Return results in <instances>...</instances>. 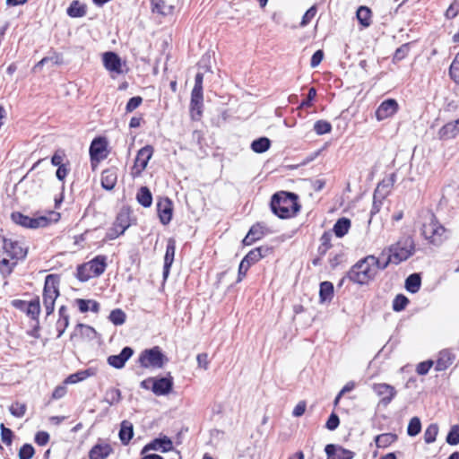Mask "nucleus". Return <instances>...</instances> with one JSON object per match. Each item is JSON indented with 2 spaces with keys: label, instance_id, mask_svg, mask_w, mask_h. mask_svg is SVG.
Masks as SVG:
<instances>
[{
  "label": "nucleus",
  "instance_id": "nucleus-19",
  "mask_svg": "<svg viewBox=\"0 0 459 459\" xmlns=\"http://www.w3.org/2000/svg\"><path fill=\"white\" fill-rule=\"evenodd\" d=\"M153 152L154 149L152 145H146L138 151L134 160V167L139 169V171H143L145 169L149 160H151L153 154Z\"/></svg>",
  "mask_w": 459,
  "mask_h": 459
},
{
  "label": "nucleus",
  "instance_id": "nucleus-2",
  "mask_svg": "<svg viewBox=\"0 0 459 459\" xmlns=\"http://www.w3.org/2000/svg\"><path fill=\"white\" fill-rule=\"evenodd\" d=\"M272 212L281 219H288L295 215L300 209L298 195L290 192L275 193L271 199Z\"/></svg>",
  "mask_w": 459,
  "mask_h": 459
},
{
  "label": "nucleus",
  "instance_id": "nucleus-37",
  "mask_svg": "<svg viewBox=\"0 0 459 459\" xmlns=\"http://www.w3.org/2000/svg\"><path fill=\"white\" fill-rule=\"evenodd\" d=\"M24 311L31 319L38 320L40 313V303L39 297L29 301Z\"/></svg>",
  "mask_w": 459,
  "mask_h": 459
},
{
  "label": "nucleus",
  "instance_id": "nucleus-32",
  "mask_svg": "<svg viewBox=\"0 0 459 459\" xmlns=\"http://www.w3.org/2000/svg\"><path fill=\"white\" fill-rule=\"evenodd\" d=\"M351 228V221L348 218L342 217L337 220L333 225V231L338 238L345 236Z\"/></svg>",
  "mask_w": 459,
  "mask_h": 459
},
{
  "label": "nucleus",
  "instance_id": "nucleus-54",
  "mask_svg": "<svg viewBox=\"0 0 459 459\" xmlns=\"http://www.w3.org/2000/svg\"><path fill=\"white\" fill-rule=\"evenodd\" d=\"M35 454L34 447L30 444H24L19 451V459H31Z\"/></svg>",
  "mask_w": 459,
  "mask_h": 459
},
{
  "label": "nucleus",
  "instance_id": "nucleus-44",
  "mask_svg": "<svg viewBox=\"0 0 459 459\" xmlns=\"http://www.w3.org/2000/svg\"><path fill=\"white\" fill-rule=\"evenodd\" d=\"M15 259H11L9 256H5L0 260V273L4 275H8L13 272V267L16 265Z\"/></svg>",
  "mask_w": 459,
  "mask_h": 459
},
{
  "label": "nucleus",
  "instance_id": "nucleus-30",
  "mask_svg": "<svg viewBox=\"0 0 459 459\" xmlns=\"http://www.w3.org/2000/svg\"><path fill=\"white\" fill-rule=\"evenodd\" d=\"M118 437L123 445L129 444L134 437V427L130 421L123 420L121 422Z\"/></svg>",
  "mask_w": 459,
  "mask_h": 459
},
{
  "label": "nucleus",
  "instance_id": "nucleus-10",
  "mask_svg": "<svg viewBox=\"0 0 459 459\" xmlns=\"http://www.w3.org/2000/svg\"><path fill=\"white\" fill-rule=\"evenodd\" d=\"M399 108V105L394 99L384 100L376 110V117L378 121H382L393 117Z\"/></svg>",
  "mask_w": 459,
  "mask_h": 459
},
{
  "label": "nucleus",
  "instance_id": "nucleus-57",
  "mask_svg": "<svg viewBox=\"0 0 459 459\" xmlns=\"http://www.w3.org/2000/svg\"><path fill=\"white\" fill-rule=\"evenodd\" d=\"M459 13V2L455 0L447 8L445 13V16L446 19L451 20L457 16Z\"/></svg>",
  "mask_w": 459,
  "mask_h": 459
},
{
  "label": "nucleus",
  "instance_id": "nucleus-61",
  "mask_svg": "<svg viewBox=\"0 0 459 459\" xmlns=\"http://www.w3.org/2000/svg\"><path fill=\"white\" fill-rule=\"evenodd\" d=\"M316 5H313L311 6L306 13L305 14L303 15L302 17V21H301V26H306L307 25L311 20L315 17V15L316 14Z\"/></svg>",
  "mask_w": 459,
  "mask_h": 459
},
{
  "label": "nucleus",
  "instance_id": "nucleus-26",
  "mask_svg": "<svg viewBox=\"0 0 459 459\" xmlns=\"http://www.w3.org/2000/svg\"><path fill=\"white\" fill-rule=\"evenodd\" d=\"M89 270L94 274L95 277L101 275L107 267V256L97 255L88 263H85Z\"/></svg>",
  "mask_w": 459,
  "mask_h": 459
},
{
  "label": "nucleus",
  "instance_id": "nucleus-41",
  "mask_svg": "<svg viewBox=\"0 0 459 459\" xmlns=\"http://www.w3.org/2000/svg\"><path fill=\"white\" fill-rule=\"evenodd\" d=\"M332 233L331 232H324V234L320 238V245L317 248L318 254L323 256L327 251L331 248L332 244Z\"/></svg>",
  "mask_w": 459,
  "mask_h": 459
},
{
  "label": "nucleus",
  "instance_id": "nucleus-17",
  "mask_svg": "<svg viewBox=\"0 0 459 459\" xmlns=\"http://www.w3.org/2000/svg\"><path fill=\"white\" fill-rule=\"evenodd\" d=\"M203 91H192L190 100V112L194 120H198L203 113Z\"/></svg>",
  "mask_w": 459,
  "mask_h": 459
},
{
  "label": "nucleus",
  "instance_id": "nucleus-29",
  "mask_svg": "<svg viewBox=\"0 0 459 459\" xmlns=\"http://www.w3.org/2000/svg\"><path fill=\"white\" fill-rule=\"evenodd\" d=\"M264 234V227L260 223L253 225L244 238L243 244L245 246L252 245L255 241L261 239Z\"/></svg>",
  "mask_w": 459,
  "mask_h": 459
},
{
  "label": "nucleus",
  "instance_id": "nucleus-20",
  "mask_svg": "<svg viewBox=\"0 0 459 459\" xmlns=\"http://www.w3.org/2000/svg\"><path fill=\"white\" fill-rule=\"evenodd\" d=\"M394 177L395 175L392 174L387 182L383 181L377 185L374 193V204L373 208L371 210L372 214L378 212V207L377 206L376 199L378 196H380L381 198H385V196L390 192V187L394 183Z\"/></svg>",
  "mask_w": 459,
  "mask_h": 459
},
{
  "label": "nucleus",
  "instance_id": "nucleus-5",
  "mask_svg": "<svg viewBox=\"0 0 459 459\" xmlns=\"http://www.w3.org/2000/svg\"><path fill=\"white\" fill-rule=\"evenodd\" d=\"M168 360L159 346L144 350L139 356L138 361L143 368H161Z\"/></svg>",
  "mask_w": 459,
  "mask_h": 459
},
{
  "label": "nucleus",
  "instance_id": "nucleus-52",
  "mask_svg": "<svg viewBox=\"0 0 459 459\" xmlns=\"http://www.w3.org/2000/svg\"><path fill=\"white\" fill-rule=\"evenodd\" d=\"M409 303V299L403 294H398L393 300V309L396 312L403 310Z\"/></svg>",
  "mask_w": 459,
  "mask_h": 459
},
{
  "label": "nucleus",
  "instance_id": "nucleus-13",
  "mask_svg": "<svg viewBox=\"0 0 459 459\" xmlns=\"http://www.w3.org/2000/svg\"><path fill=\"white\" fill-rule=\"evenodd\" d=\"M372 389L381 397L380 403L384 405L389 404L396 394L394 387L385 383L374 384Z\"/></svg>",
  "mask_w": 459,
  "mask_h": 459
},
{
  "label": "nucleus",
  "instance_id": "nucleus-16",
  "mask_svg": "<svg viewBox=\"0 0 459 459\" xmlns=\"http://www.w3.org/2000/svg\"><path fill=\"white\" fill-rule=\"evenodd\" d=\"M173 387L172 377H164L158 379L153 378L152 391L156 395H166L169 394Z\"/></svg>",
  "mask_w": 459,
  "mask_h": 459
},
{
  "label": "nucleus",
  "instance_id": "nucleus-51",
  "mask_svg": "<svg viewBox=\"0 0 459 459\" xmlns=\"http://www.w3.org/2000/svg\"><path fill=\"white\" fill-rule=\"evenodd\" d=\"M446 441L450 446L459 444V425H453L446 436Z\"/></svg>",
  "mask_w": 459,
  "mask_h": 459
},
{
  "label": "nucleus",
  "instance_id": "nucleus-43",
  "mask_svg": "<svg viewBox=\"0 0 459 459\" xmlns=\"http://www.w3.org/2000/svg\"><path fill=\"white\" fill-rule=\"evenodd\" d=\"M438 433V426L436 423L429 424L424 432V441L427 444H431L436 441Z\"/></svg>",
  "mask_w": 459,
  "mask_h": 459
},
{
  "label": "nucleus",
  "instance_id": "nucleus-59",
  "mask_svg": "<svg viewBox=\"0 0 459 459\" xmlns=\"http://www.w3.org/2000/svg\"><path fill=\"white\" fill-rule=\"evenodd\" d=\"M0 429L2 441L7 446H10L13 440V431L6 428L4 424H1Z\"/></svg>",
  "mask_w": 459,
  "mask_h": 459
},
{
  "label": "nucleus",
  "instance_id": "nucleus-46",
  "mask_svg": "<svg viewBox=\"0 0 459 459\" xmlns=\"http://www.w3.org/2000/svg\"><path fill=\"white\" fill-rule=\"evenodd\" d=\"M126 317V313L122 309L116 308L110 312L108 319L115 325H121L125 323Z\"/></svg>",
  "mask_w": 459,
  "mask_h": 459
},
{
  "label": "nucleus",
  "instance_id": "nucleus-4",
  "mask_svg": "<svg viewBox=\"0 0 459 459\" xmlns=\"http://www.w3.org/2000/svg\"><path fill=\"white\" fill-rule=\"evenodd\" d=\"M386 250L393 258V264H398L413 255L414 243L411 238H408L391 245Z\"/></svg>",
  "mask_w": 459,
  "mask_h": 459
},
{
  "label": "nucleus",
  "instance_id": "nucleus-38",
  "mask_svg": "<svg viewBox=\"0 0 459 459\" xmlns=\"http://www.w3.org/2000/svg\"><path fill=\"white\" fill-rule=\"evenodd\" d=\"M152 11L161 15H168L172 12L173 7L168 5L163 0H151Z\"/></svg>",
  "mask_w": 459,
  "mask_h": 459
},
{
  "label": "nucleus",
  "instance_id": "nucleus-62",
  "mask_svg": "<svg viewBox=\"0 0 459 459\" xmlns=\"http://www.w3.org/2000/svg\"><path fill=\"white\" fill-rule=\"evenodd\" d=\"M432 366H433L432 360H427V361L420 362L417 366L416 372L421 376L426 375V374H428V372L429 371V369L431 368Z\"/></svg>",
  "mask_w": 459,
  "mask_h": 459
},
{
  "label": "nucleus",
  "instance_id": "nucleus-8",
  "mask_svg": "<svg viewBox=\"0 0 459 459\" xmlns=\"http://www.w3.org/2000/svg\"><path fill=\"white\" fill-rule=\"evenodd\" d=\"M3 249L5 250L11 259L20 260L27 255V247H24L22 242L16 239L4 238L3 239Z\"/></svg>",
  "mask_w": 459,
  "mask_h": 459
},
{
  "label": "nucleus",
  "instance_id": "nucleus-58",
  "mask_svg": "<svg viewBox=\"0 0 459 459\" xmlns=\"http://www.w3.org/2000/svg\"><path fill=\"white\" fill-rule=\"evenodd\" d=\"M143 102V99L140 96L132 97L126 103V110L127 113L133 112Z\"/></svg>",
  "mask_w": 459,
  "mask_h": 459
},
{
  "label": "nucleus",
  "instance_id": "nucleus-49",
  "mask_svg": "<svg viewBox=\"0 0 459 459\" xmlns=\"http://www.w3.org/2000/svg\"><path fill=\"white\" fill-rule=\"evenodd\" d=\"M314 131L318 135L328 134L332 131V125L326 120H318L314 124Z\"/></svg>",
  "mask_w": 459,
  "mask_h": 459
},
{
  "label": "nucleus",
  "instance_id": "nucleus-7",
  "mask_svg": "<svg viewBox=\"0 0 459 459\" xmlns=\"http://www.w3.org/2000/svg\"><path fill=\"white\" fill-rule=\"evenodd\" d=\"M59 278L55 274H48L45 279L43 290V304L55 305L59 296Z\"/></svg>",
  "mask_w": 459,
  "mask_h": 459
},
{
  "label": "nucleus",
  "instance_id": "nucleus-9",
  "mask_svg": "<svg viewBox=\"0 0 459 459\" xmlns=\"http://www.w3.org/2000/svg\"><path fill=\"white\" fill-rule=\"evenodd\" d=\"M173 449V443L169 437L164 436L162 437L155 438L143 446L141 454L143 455L148 451H160L161 453H167Z\"/></svg>",
  "mask_w": 459,
  "mask_h": 459
},
{
  "label": "nucleus",
  "instance_id": "nucleus-22",
  "mask_svg": "<svg viewBox=\"0 0 459 459\" xmlns=\"http://www.w3.org/2000/svg\"><path fill=\"white\" fill-rule=\"evenodd\" d=\"M272 252V248L269 247H259L249 251L245 257L242 259L245 263L252 265L258 262L260 259L265 257Z\"/></svg>",
  "mask_w": 459,
  "mask_h": 459
},
{
  "label": "nucleus",
  "instance_id": "nucleus-31",
  "mask_svg": "<svg viewBox=\"0 0 459 459\" xmlns=\"http://www.w3.org/2000/svg\"><path fill=\"white\" fill-rule=\"evenodd\" d=\"M333 298V284L331 281H322L319 289L321 303L330 302Z\"/></svg>",
  "mask_w": 459,
  "mask_h": 459
},
{
  "label": "nucleus",
  "instance_id": "nucleus-12",
  "mask_svg": "<svg viewBox=\"0 0 459 459\" xmlns=\"http://www.w3.org/2000/svg\"><path fill=\"white\" fill-rule=\"evenodd\" d=\"M157 211L160 222L168 225L172 220L173 204L168 197L160 199L157 204Z\"/></svg>",
  "mask_w": 459,
  "mask_h": 459
},
{
  "label": "nucleus",
  "instance_id": "nucleus-24",
  "mask_svg": "<svg viewBox=\"0 0 459 459\" xmlns=\"http://www.w3.org/2000/svg\"><path fill=\"white\" fill-rule=\"evenodd\" d=\"M455 359V355L448 349L442 350L436 361V370L443 371L450 367Z\"/></svg>",
  "mask_w": 459,
  "mask_h": 459
},
{
  "label": "nucleus",
  "instance_id": "nucleus-15",
  "mask_svg": "<svg viewBox=\"0 0 459 459\" xmlns=\"http://www.w3.org/2000/svg\"><path fill=\"white\" fill-rule=\"evenodd\" d=\"M327 459H352L354 453L341 446L328 444L325 447Z\"/></svg>",
  "mask_w": 459,
  "mask_h": 459
},
{
  "label": "nucleus",
  "instance_id": "nucleus-53",
  "mask_svg": "<svg viewBox=\"0 0 459 459\" xmlns=\"http://www.w3.org/2000/svg\"><path fill=\"white\" fill-rule=\"evenodd\" d=\"M129 225L128 215L126 213H119L115 223L116 229H119L118 234H123Z\"/></svg>",
  "mask_w": 459,
  "mask_h": 459
},
{
  "label": "nucleus",
  "instance_id": "nucleus-21",
  "mask_svg": "<svg viewBox=\"0 0 459 459\" xmlns=\"http://www.w3.org/2000/svg\"><path fill=\"white\" fill-rule=\"evenodd\" d=\"M459 134V119L448 122L438 131L437 135L440 140H449Z\"/></svg>",
  "mask_w": 459,
  "mask_h": 459
},
{
  "label": "nucleus",
  "instance_id": "nucleus-34",
  "mask_svg": "<svg viewBox=\"0 0 459 459\" xmlns=\"http://www.w3.org/2000/svg\"><path fill=\"white\" fill-rule=\"evenodd\" d=\"M122 400L121 391L118 388L110 387L108 388L104 395L103 402L112 406L117 404Z\"/></svg>",
  "mask_w": 459,
  "mask_h": 459
},
{
  "label": "nucleus",
  "instance_id": "nucleus-56",
  "mask_svg": "<svg viewBox=\"0 0 459 459\" xmlns=\"http://www.w3.org/2000/svg\"><path fill=\"white\" fill-rule=\"evenodd\" d=\"M26 405L20 403H15L11 405L10 412L12 415L17 418H21L25 414Z\"/></svg>",
  "mask_w": 459,
  "mask_h": 459
},
{
  "label": "nucleus",
  "instance_id": "nucleus-55",
  "mask_svg": "<svg viewBox=\"0 0 459 459\" xmlns=\"http://www.w3.org/2000/svg\"><path fill=\"white\" fill-rule=\"evenodd\" d=\"M410 51V46L408 43L402 45L400 48H398L394 55L393 60L394 62H399L405 58V56L409 54Z\"/></svg>",
  "mask_w": 459,
  "mask_h": 459
},
{
  "label": "nucleus",
  "instance_id": "nucleus-23",
  "mask_svg": "<svg viewBox=\"0 0 459 459\" xmlns=\"http://www.w3.org/2000/svg\"><path fill=\"white\" fill-rule=\"evenodd\" d=\"M113 453V448L108 443H98L89 452L90 459H106Z\"/></svg>",
  "mask_w": 459,
  "mask_h": 459
},
{
  "label": "nucleus",
  "instance_id": "nucleus-27",
  "mask_svg": "<svg viewBox=\"0 0 459 459\" xmlns=\"http://www.w3.org/2000/svg\"><path fill=\"white\" fill-rule=\"evenodd\" d=\"M175 241L173 239H169L168 241L167 247H166V253L164 256V265H163V278L167 279V277L169 274L170 267L174 261L175 256Z\"/></svg>",
  "mask_w": 459,
  "mask_h": 459
},
{
  "label": "nucleus",
  "instance_id": "nucleus-42",
  "mask_svg": "<svg viewBox=\"0 0 459 459\" xmlns=\"http://www.w3.org/2000/svg\"><path fill=\"white\" fill-rule=\"evenodd\" d=\"M371 11L366 6H360L357 11V18L359 23L364 27L370 25Z\"/></svg>",
  "mask_w": 459,
  "mask_h": 459
},
{
  "label": "nucleus",
  "instance_id": "nucleus-39",
  "mask_svg": "<svg viewBox=\"0 0 459 459\" xmlns=\"http://www.w3.org/2000/svg\"><path fill=\"white\" fill-rule=\"evenodd\" d=\"M271 146V141L267 137H260L255 139L251 143V149L254 152L263 153L266 152Z\"/></svg>",
  "mask_w": 459,
  "mask_h": 459
},
{
  "label": "nucleus",
  "instance_id": "nucleus-18",
  "mask_svg": "<svg viewBox=\"0 0 459 459\" xmlns=\"http://www.w3.org/2000/svg\"><path fill=\"white\" fill-rule=\"evenodd\" d=\"M103 65L105 68L109 72L117 74L122 73L121 59L115 52H106L103 54Z\"/></svg>",
  "mask_w": 459,
  "mask_h": 459
},
{
  "label": "nucleus",
  "instance_id": "nucleus-25",
  "mask_svg": "<svg viewBox=\"0 0 459 459\" xmlns=\"http://www.w3.org/2000/svg\"><path fill=\"white\" fill-rule=\"evenodd\" d=\"M96 374H97V369L95 368H88L83 370H79L74 374L69 375L65 378L64 384H65V385L76 384V383H79V382H82V381L87 379L88 377H93Z\"/></svg>",
  "mask_w": 459,
  "mask_h": 459
},
{
  "label": "nucleus",
  "instance_id": "nucleus-63",
  "mask_svg": "<svg viewBox=\"0 0 459 459\" xmlns=\"http://www.w3.org/2000/svg\"><path fill=\"white\" fill-rule=\"evenodd\" d=\"M69 325L68 318H58L56 322L57 338H60Z\"/></svg>",
  "mask_w": 459,
  "mask_h": 459
},
{
  "label": "nucleus",
  "instance_id": "nucleus-33",
  "mask_svg": "<svg viewBox=\"0 0 459 459\" xmlns=\"http://www.w3.org/2000/svg\"><path fill=\"white\" fill-rule=\"evenodd\" d=\"M67 14L73 18L83 17L86 14V6L79 1H73L66 11Z\"/></svg>",
  "mask_w": 459,
  "mask_h": 459
},
{
  "label": "nucleus",
  "instance_id": "nucleus-6",
  "mask_svg": "<svg viewBox=\"0 0 459 459\" xmlns=\"http://www.w3.org/2000/svg\"><path fill=\"white\" fill-rule=\"evenodd\" d=\"M11 218L15 224L27 229L44 228L48 226L50 221L46 216L32 218L19 212H13Z\"/></svg>",
  "mask_w": 459,
  "mask_h": 459
},
{
  "label": "nucleus",
  "instance_id": "nucleus-45",
  "mask_svg": "<svg viewBox=\"0 0 459 459\" xmlns=\"http://www.w3.org/2000/svg\"><path fill=\"white\" fill-rule=\"evenodd\" d=\"M76 277L80 281H87L91 278L95 277L94 274L89 270V267L86 264H80L77 267Z\"/></svg>",
  "mask_w": 459,
  "mask_h": 459
},
{
  "label": "nucleus",
  "instance_id": "nucleus-40",
  "mask_svg": "<svg viewBox=\"0 0 459 459\" xmlns=\"http://www.w3.org/2000/svg\"><path fill=\"white\" fill-rule=\"evenodd\" d=\"M397 439L396 434L384 433L376 437L375 442L377 447H387Z\"/></svg>",
  "mask_w": 459,
  "mask_h": 459
},
{
  "label": "nucleus",
  "instance_id": "nucleus-36",
  "mask_svg": "<svg viewBox=\"0 0 459 459\" xmlns=\"http://www.w3.org/2000/svg\"><path fill=\"white\" fill-rule=\"evenodd\" d=\"M421 285V278L418 273H412L405 280V288L411 293L419 291Z\"/></svg>",
  "mask_w": 459,
  "mask_h": 459
},
{
  "label": "nucleus",
  "instance_id": "nucleus-35",
  "mask_svg": "<svg viewBox=\"0 0 459 459\" xmlns=\"http://www.w3.org/2000/svg\"><path fill=\"white\" fill-rule=\"evenodd\" d=\"M136 199L145 208L150 207L152 204V195L147 186H142L139 189Z\"/></svg>",
  "mask_w": 459,
  "mask_h": 459
},
{
  "label": "nucleus",
  "instance_id": "nucleus-28",
  "mask_svg": "<svg viewBox=\"0 0 459 459\" xmlns=\"http://www.w3.org/2000/svg\"><path fill=\"white\" fill-rule=\"evenodd\" d=\"M117 180V174L114 169H108L101 173V186L106 190H112Z\"/></svg>",
  "mask_w": 459,
  "mask_h": 459
},
{
  "label": "nucleus",
  "instance_id": "nucleus-11",
  "mask_svg": "<svg viewBox=\"0 0 459 459\" xmlns=\"http://www.w3.org/2000/svg\"><path fill=\"white\" fill-rule=\"evenodd\" d=\"M107 141L103 137L93 139L90 146V156L91 162L106 159Z\"/></svg>",
  "mask_w": 459,
  "mask_h": 459
},
{
  "label": "nucleus",
  "instance_id": "nucleus-60",
  "mask_svg": "<svg viewBox=\"0 0 459 459\" xmlns=\"http://www.w3.org/2000/svg\"><path fill=\"white\" fill-rule=\"evenodd\" d=\"M339 424H340V420H339L338 415L335 414L334 412H333L329 416V418H328V420H327V421L325 423V428L327 429L333 431V430H335L338 428Z\"/></svg>",
  "mask_w": 459,
  "mask_h": 459
},
{
  "label": "nucleus",
  "instance_id": "nucleus-1",
  "mask_svg": "<svg viewBox=\"0 0 459 459\" xmlns=\"http://www.w3.org/2000/svg\"><path fill=\"white\" fill-rule=\"evenodd\" d=\"M377 259L375 255H367L351 266L346 277L354 283L367 284L376 277L377 273Z\"/></svg>",
  "mask_w": 459,
  "mask_h": 459
},
{
  "label": "nucleus",
  "instance_id": "nucleus-64",
  "mask_svg": "<svg viewBox=\"0 0 459 459\" xmlns=\"http://www.w3.org/2000/svg\"><path fill=\"white\" fill-rule=\"evenodd\" d=\"M34 440L39 446H45L49 440V435L48 432L39 431L35 435Z\"/></svg>",
  "mask_w": 459,
  "mask_h": 459
},
{
  "label": "nucleus",
  "instance_id": "nucleus-48",
  "mask_svg": "<svg viewBox=\"0 0 459 459\" xmlns=\"http://www.w3.org/2000/svg\"><path fill=\"white\" fill-rule=\"evenodd\" d=\"M377 259V272L379 270H385L391 263H393V258L390 255L389 252L386 249H384L379 257Z\"/></svg>",
  "mask_w": 459,
  "mask_h": 459
},
{
  "label": "nucleus",
  "instance_id": "nucleus-3",
  "mask_svg": "<svg viewBox=\"0 0 459 459\" xmlns=\"http://www.w3.org/2000/svg\"><path fill=\"white\" fill-rule=\"evenodd\" d=\"M421 230L425 239L435 246L441 245L448 238L446 229L439 223L433 213L429 214Z\"/></svg>",
  "mask_w": 459,
  "mask_h": 459
},
{
  "label": "nucleus",
  "instance_id": "nucleus-14",
  "mask_svg": "<svg viewBox=\"0 0 459 459\" xmlns=\"http://www.w3.org/2000/svg\"><path fill=\"white\" fill-rule=\"evenodd\" d=\"M134 350L131 347H124L119 354L110 355L108 357L107 361L109 366L120 369L123 368L126 361L133 356Z\"/></svg>",
  "mask_w": 459,
  "mask_h": 459
},
{
  "label": "nucleus",
  "instance_id": "nucleus-47",
  "mask_svg": "<svg viewBox=\"0 0 459 459\" xmlns=\"http://www.w3.org/2000/svg\"><path fill=\"white\" fill-rule=\"evenodd\" d=\"M421 430V422L420 418L413 417L411 419L408 427H407V434L410 437L417 436Z\"/></svg>",
  "mask_w": 459,
  "mask_h": 459
},
{
  "label": "nucleus",
  "instance_id": "nucleus-50",
  "mask_svg": "<svg viewBox=\"0 0 459 459\" xmlns=\"http://www.w3.org/2000/svg\"><path fill=\"white\" fill-rule=\"evenodd\" d=\"M449 75L455 83H459V52L450 65Z\"/></svg>",
  "mask_w": 459,
  "mask_h": 459
}]
</instances>
